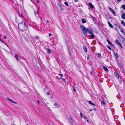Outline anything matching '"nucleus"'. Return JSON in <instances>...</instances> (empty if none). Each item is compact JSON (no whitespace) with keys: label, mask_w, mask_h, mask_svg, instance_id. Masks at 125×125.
Returning <instances> with one entry per match:
<instances>
[{"label":"nucleus","mask_w":125,"mask_h":125,"mask_svg":"<svg viewBox=\"0 0 125 125\" xmlns=\"http://www.w3.org/2000/svg\"><path fill=\"white\" fill-rule=\"evenodd\" d=\"M108 8L109 9V10L111 12L113 10L111 8L109 7H108Z\"/></svg>","instance_id":"27"},{"label":"nucleus","mask_w":125,"mask_h":125,"mask_svg":"<svg viewBox=\"0 0 125 125\" xmlns=\"http://www.w3.org/2000/svg\"><path fill=\"white\" fill-rule=\"evenodd\" d=\"M97 55L98 57L100 58V57H101V54L100 53H98L97 54Z\"/></svg>","instance_id":"28"},{"label":"nucleus","mask_w":125,"mask_h":125,"mask_svg":"<svg viewBox=\"0 0 125 125\" xmlns=\"http://www.w3.org/2000/svg\"><path fill=\"white\" fill-rule=\"evenodd\" d=\"M46 22L47 23H49V21L48 20H47Z\"/></svg>","instance_id":"43"},{"label":"nucleus","mask_w":125,"mask_h":125,"mask_svg":"<svg viewBox=\"0 0 125 125\" xmlns=\"http://www.w3.org/2000/svg\"><path fill=\"white\" fill-rule=\"evenodd\" d=\"M115 43L118 45H119L121 43L118 40H116L115 41Z\"/></svg>","instance_id":"10"},{"label":"nucleus","mask_w":125,"mask_h":125,"mask_svg":"<svg viewBox=\"0 0 125 125\" xmlns=\"http://www.w3.org/2000/svg\"><path fill=\"white\" fill-rule=\"evenodd\" d=\"M52 43H53V42H54V41H52Z\"/></svg>","instance_id":"60"},{"label":"nucleus","mask_w":125,"mask_h":125,"mask_svg":"<svg viewBox=\"0 0 125 125\" xmlns=\"http://www.w3.org/2000/svg\"><path fill=\"white\" fill-rule=\"evenodd\" d=\"M107 42H108V44H109L110 45L111 44V43L110 42V41L109 40H107Z\"/></svg>","instance_id":"32"},{"label":"nucleus","mask_w":125,"mask_h":125,"mask_svg":"<svg viewBox=\"0 0 125 125\" xmlns=\"http://www.w3.org/2000/svg\"><path fill=\"white\" fill-rule=\"evenodd\" d=\"M19 15L20 16H23L21 14H19Z\"/></svg>","instance_id":"44"},{"label":"nucleus","mask_w":125,"mask_h":125,"mask_svg":"<svg viewBox=\"0 0 125 125\" xmlns=\"http://www.w3.org/2000/svg\"><path fill=\"white\" fill-rule=\"evenodd\" d=\"M101 104H103L104 106H105V103L104 100L101 101Z\"/></svg>","instance_id":"12"},{"label":"nucleus","mask_w":125,"mask_h":125,"mask_svg":"<svg viewBox=\"0 0 125 125\" xmlns=\"http://www.w3.org/2000/svg\"><path fill=\"white\" fill-rule=\"evenodd\" d=\"M92 18L93 20L95 22H96V19L93 16L92 17Z\"/></svg>","instance_id":"19"},{"label":"nucleus","mask_w":125,"mask_h":125,"mask_svg":"<svg viewBox=\"0 0 125 125\" xmlns=\"http://www.w3.org/2000/svg\"><path fill=\"white\" fill-rule=\"evenodd\" d=\"M34 13V14H35V15H37V17H39V15L38 14V13H37V11H35Z\"/></svg>","instance_id":"23"},{"label":"nucleus","mask_w":125,"mask_h":125,"mask_svg":"<svg viewBox=\"0 0 125 125\" xmlns=\"http://www.w3.org/2000/svg\"><path fill=\"white\" fill-rule=\"evenodd\" d=\"M47 94L48 95H49L50 94L49 93V92H48L47 93Z\"/></svg>","instance_id":"48"},{"label":"nucleus","mask_w":125,"mask_h":125,"mask_svg":"<svg viewBox=\"0 0 125 125\" xmlns=\"http://www.w3.org/2000/svg\"><path fill=\"white\" fill-rule=\"evenodd\" d=\"M93 110V109H90L89 110V111H92V110Z\"/></svg>","instance_id":"49"},{"label":"nucleus","mask_w":125,"mask_h":125,"mask_svg":"<svg viewBox=\"0 0 125 125\" xmlns=\"http://www.w3.org/2000/svg\"><path fill=\"white\" fill-rule=\"evenodd\" d=\"M89 56H88L87 57V59L88 60H89Z\"/></svg>","instance_id":"47"},{"label":"nucleus","mask_w":125,"mask_h":125,"mask_svg":"<svg viewBox=\"0 0 125 125\" xmlns=\"http://www.w3.org/2000/svg\"><path fill=\"white\" fill-rule=\"evenodd\" d=\"M37 2H38V3H39V0H37Z\"/></svg>","instance_id":"56"},{"label":"nucleus","mask_w":125,"mask_h":125,"mask_svg":"<svg viewBox=\"0 0 125 125\" xmlns=\"http://www.w3.org/2000/svg\"><path fill=\"white\" fill-rule=\"evenodd\" d=\"M75 2H77L78 1V0H74Z\"/></svg>","instance_id":"50"},{"label":"nucleus","mask_w":125,"mask_h":125,"mask_svg":"<svg viewBox=\"0 0 125 125\" xmlns=\"http://www.w3.org/2000/svg\"><path fill=\"white\" fill-rule=\"evenodd\" d=\"M7 99L8 100L10 101V102H12L13 103H15V104H17V103L16 102H14L12 100L9 99V98H7Z\"/></svg>","instance_id":"8"},{"label":"nucleus","mask_w":125,"mask_h":125,"mask_svg":"<svg viewBox=\"0 0 125 125\" xmlns=\"http://www.w3.org/2000/svg\"><path fill=\"white\" fill-rule=\"evenodd\" d=\"M104 69L106 71H108V69L105 66H104L103 67Z\"/></svg>","instance_id":"18"},{"label":"nucleus","mask_w":125,"mask_h":125,"mask_svg":"<svg viewBox=\"0 0 125 125\" xmlns=\"http://www.w3.org/2000/svg\"><path fill=\"white\" fill-rule=\"evenodd\" d=\"M46 50L47 53L48 54H50L52 52V51L50 49H49L47 48L46 49Z\"/></svg>","instance_id":"5"},{"label":"nucleus","mask_w":125,"mask_h":125,"mask_svg":"<svg viewBox=\"0 0 125 125\" xmlns=\"http://www.w3.org/2000/svg\"><path fill=\"white\" fill-rule=\"evenodd\" d=\"M114 75L115 76V77L117 78H119V76L118 74L116 72H115L114 73Z\"/></svg>","instance_id":"6"},{"label":"nucleus","mask_w":125,"mask_h":125,"mask_svg":"<svg viewBox=\"0 0 125 125\" xmlns=\"http://www.w3.org/2000/svg\"><path fill=\"white\" fill-rule=\"evenodd\" d=\"M37 102H38V103L39 104L40 103H39V101L38 100L37 101Z\"/></svg>","instance_id":"51"},{"label":"nucleus","mask_w":125,"mask_h":125,"mask_svg":"<svg viewBox=\"0 0 125 125\" xmlns=\"http://www.w3.org/2000/svg\"><path fill=\"white\" fill-rule=\"evenodd\" d=\"M80 115L81 117H83V116L82 115V113H81V112H80Z\"/></svg>","instance_id":"39"},{"label":"nucleus","mask_w":125,"mask_h":125,"mask_svg":"<svg viewBox=\"0 0 125 125\" xmlns=\"http://www.w3.org/2000/svg\"><path fill=\"white\" fill-rule=\"evenodd\" d=\"M82 23H84L86 22V20L85 19H82Z\"/></svg>","instance_id":"13"},{"label":"nucleus","mask_w":125,"mask_h":125,"mask_svg":"<svg viewBox=\"0 0 125 125\" xmlns=\"http://www.w3.org/2000/svg\"><path fill=\"white\" fill-rule=\"evenodd\" d=\"M24 37V38H25V37Z\"/></svg>","instance_id":"63"},{"label":"nucleus","mask_w":125,"mask_h":125,"mask_svg":"<svg viewBox=\"0 0 125 125\" xmlns=\"http://www.w3.org/2000/svg\"><path fill=\"white\" fill-rule=\"evenodd\" d=\"M87 122H89V120H87Z\"/></svg>","instance_id":"55"},{"label":"nucleus","mask_w":125,"mask_h":125,"mask_svg":"<svg viewBox=\"0 0 125 125\" xmlns=\"http://www.w3.org/2000/svg\"><path fill=\"white\" fill-rule=\"evenodd\" d=\"M80 27L82 30L83 37L84 38H86L87 35L86 32H87V28H86L84 27L82 25H80Z\"/></svg>","instance_id":"2"},{"label":"nucleus","mask_w":125,"mask_h":125,"mask_svg":"<svg viewBox=\"0 0 125 125\" xmlns=\"http://www.w3.org/2000/svg\"><path fill=\"white\" fill-rule=\"evenodd\" d=\"M1 40V39H0V41Z\"/></svg>","instance_id":"64"},{"label":"nucleus","mask_w":125,"mask_h":125,"mask_svg":"<svg viewBox=\"0 0 125 125\" xmlns=\"http://www.w3.org/2000/svg\"><path fill=\"white\" fill-rule=\"evenodd\" d=\"M83 48L85 51L87 52V49L86 47L85 46H84Z\"/></svg>","instance_id":"15"},{"label":"nucleus","mask_w":125,"mask_h":125,"mask_svg":"<svg viewBox=\"0 0 125 125\" xmlns=\"http://www.w3.org/2000/svg\"><path fill=\"white\" fill-rule=\"evenodd\" d=\"M89 6L91 8H93L94 7V6L91 3H89Z\"/></svg>","instance_id":"9"},{"label":"nucleus","mask_w":125,"mask_h":125,"mask_svg":"<svg viewBox=\"0 0 125 125\" xmlns=\"http://www.w3.org/2000/svg\"><path fill=\"white\" fill-rule=\"evenodd\" d=\"M39 37H38V36H37L36 38H35V39H39Z\"/></svg>","instance_id":"41"},{"label":"nucleus","mask_w":125,"mask_h":125,"mask_svg":"<svg viewBox=\"0 0 125 125\" xmlns=\"http://www.w3.org/2000/svg\"><path fill=\"white\" fill-rule=\"evenodd\" d=\"M15 58L16 59V60L18 61H19V58H18V57L17 55L16 54H15Z\"/></svg>","instance_id":"17"},{"label":"nucleus","mask_w":125,"mask_h":125,"mask_svg":"<svg viewBox=\"0 0 125 125\" xmlns=\"http://www.w3.org/2000/svg\"><path fill=\"white\" fill-rule=\"evenodd\" d=\"M18 26L19 29L22 31L26 30L28 27L26 23L23 22L19 23Z\"/></svg>","instance_id":"1"},{"label":"nucleus","mask_w":125,"mask_h":125,"mask_svg":"<svg viewBox=\"0 0 125 125\" xmlns=\"http://www.w3.org/2000/svg\"><path fill=\"white\" fill-rule=\"evenodd\" d=\"M71 120V121L70 122L71 123H72L73 122V121L72 120V118L71 117H70L69 118Z\"/></svg>","instance_id":"35"},{"label":"nucleus","mask_w":125,"mask_h":125,"mask_svg":"<svg viewBox=\"0 0 125 125\" xmlns=\"http://www.w3.org/2000/svg\"><path fill=\"white\" fill-rule=\"evenodd\" d=\"M108 23L109 24V26L110 27L112 28H113V26L111 23H110L109 22H108Z\"/></svg>","instance_id":"14"},{"label":"nucleus","mask_w":125,"mask_h":125,"mask_svg":"<svg viewBox=\"0 0 125 125\" xmlns=\"http://www.w3.org/2000/svg\"><path fill=\"white\" fill-rule=\"evenodd\" d=\"M121 17L123 19H125V14H123L122 15Z\"/></svg>","instance_id":"11"},{"label":"nucleus","mask_w":125,"mask_h":125,"mask_svg":"<svg viewBox=\"0 0 125 125\" xmlns=\"http://www.w3.org/2000/svg\"><path fill=\"white\" fill-rule=\"evenodd\" d=\"M2 43H4V42L3 41H2V42H1Z\"/></svg>","instance_id":"58"},{"label":"nucleus","mask_w":125,"mask_h":125,"mask_svg":"<svg viewBox=\"0 0 125 125\" xmlns=\"http://www.w3.org/2000/svg\"><path fill=\"white\" fill-rule=\"evenodd\" d=\"M60 9L61 10V11H63L64 10V8L63 7H62V6L61 7H60Z\"/></svg>","instance_id":"29"},{"label":"nucleus","mask_w":125,"mask_h":125,"mask_svg":"<svg viewBox=\"0 0 125 125\" xmlns=\"http://www.w3.org/2000/svg\"><path fill=\"white\" fill-rule=\"evenodd\" d=\"M72 89L74 92H76V90L75 89V87L74 86H72Z\"/></svg>","instance_id":"20"},{"label":"nucleus","mask_w":125,"mask_h":125,"mask_svg":"<svg viewBox=\"0 0 125 125\" xmlns=\"http://www.w3.org/2000/svg\"><path fill=\"white\" fill-rule=\"evenodd\" d=\"M121 24L124 26H125V23L123 21H121Z\"/></svg>","instance_id":"22"},{"label":"nucleus","mask_w":125,"mask_h":125,"mask_svg":"<svg viewBox=\"0 0 125 125\" xmlns=\"http://www.w3.org/2000/svg\"><path fill=\"white\" fill-rule=\"evenodd\" d=\"M94 110L95 111H96V109L95 108H94V109H93V110Z\"/></svg>","instance_id":"46"},{"label":"nucleus","mask_w":125,"mask_h":125,"mask_svg":"<svg viewBox=\"0 0 125 125\" xmlns=\"http://www.w3.org/2000/svg\"><path fill=\"white\" fill-rule=\"evenodd\" d=\"M115 55H116V57L117 58H118V55H117V53H115Z\"/></svg>","instance_id":"37"},{"label":"nucleus","mask_w":125,"mask_h":125,"mask_svg":"<svg viewBox=\"0 0 125 125\" xmlns=\"http://www.w3.org/2000/svg\"><path fill=\"white\" fill-rule=\"evenodd\" d=\"M121 32H122V33H123L124 34H125V32H124L123 30H121Z\"/></svg>","instance_id":"33"},{"label":"nucleus","mask_w":125,"mask_h":125,"mask_svg":"<svg viewBox=\"0 0 125 125\" xmlns=\"http://www.w3.org/2000/svg\"><path fill=\"white\" fill-rule=\"evenodd\" d=\"M122 8L125 10V5H123L122 6Z\"/></svg>","instance_id":"24"},{"label":"nucleus","mask_w":125,"mask_h":125,"mask_svg":"<svg viewBox=\"0 0 125 125\" xmlns=\"http://www.w3.org/2000/svg\"><path fill=\"white\" fill-rule=\"evenodd\" d=\"M119 81L120 82V83H121L122 80H121V79H118Z\"/></svg>","instance_id":"36"},{"label":"nucleus","mask_w":125,"mask_h":125,"mask_svg":"<svg viewBox=\"0 0 125 125\" xmlns=\"http://www.w3.org/2000/svg\"><path fill=\"white\" fill-rule=\"evenodd\" d=\"M35 15V16H36V17H37V15Z\"/></svg>","instance_id":"59"},{"label":"nucleus","mask_w":125,"mask_h":125,"mask_svg":"<svg viewBox=\"0 0 125 125\" xmlns=\"http://www.w3.org/2000/svg\"><path fill=\"white\" fill-rule=\"evenodd\" d=\"M0 41L2 42V41L1 40H0Z\"/></svg>","instance_id":"61"},{"label":"nucleus","mask_w":125,"mask_h":125,"mask_svg":"<svg viewBox=\"0 0 125 125\" xmlns=\"http://www.w3.org/2000/svg\"><path fill=\"white\" fill-rule=\"evenodd\" d=\"M118 1H121V0H116Z\"/></svg>","instance_id":"54"},{"label":"nucleus","mask_w":125,"mask_h":125,"mask_svg":"<svg viewBox=\"0 0 125 125\" xmlns=\"http://www.w3.org/2000/svg\"><path fill=\"white\" fill-rule=\"evenodd\" d=\"M57 5L59 7H61L62 6V5L61 4L59 3H58Z\"/></svg>","instance_id":"25"},{"label":"nucleus","mask_w":125,"mask_h":125,"mask_svg":"<svg viewBox=\"0 0 125 125\" xmlns=\"http://www.w3.org/2000/svg\"><path fill=\"white\" fill-rule=\"evenodd\" d=\"M59 75H60L61 77H62V75H63L62 74H59Z\"/></svg>","instance_id":"45"},{"label":"nucleus","mask_w":125,"mask_h":125,"mask_svg":"<svg viewBox=\"0 0 125 125\" xmlns=\"http://www.w3.org/2000/svg\"><path fill=\"white\" fill-rule=\"evenodd\" d=\"M89 103L90 104H92L94 106H95V105L91 101H88Z\"/></svg>","instance_id":"7"},{"label":"nucleus","mask_w":125,"mask_h":125,"mask_svg":"<svg viewBox=\"0 0 125 125\" xmlns=\"http://www.w3.org/2000/svg\"><path fill=\"white\" fill-rule=\"evenodd\" d=\"M111 12H112V13L115 16H116V14L114 10L113 11H112Z\"/></svg>","instance_id":"21"},{"label":"nucleus","mask_w":125,"mask_h":125,"mask_svg":"<svg viewBox=\"0 0 125 125\" xmlns=\"http://www.w3.org/2000/svg\"><path fill=\"white\" fill-rule=\"evenodd\" d=\"M94 35L93 34H92L90 35V37L92 38V39H93L94 37Z\"/></svg>","instance_id":"16"},{"label":"nucleus","mask_w":125,"mask_h":125,"mask_svg":"<svg viewBox=\"0 0 125 125\" xmlns=\"http://www.w3.org/2000/svg\"><path fill=\"white\" fill-rule=\"evenodd\" d=\"M99 81H100V82H102V81H100V79H99Z\"/></svg>","instance_id":"57"},{"label":"nucleus","mask_w":125,"mask_h":125,"mask_svg":"<svg viewBox=\"0 0 125 125\" xmlns=\"http://www.w3.org/2000/svg\"><path fill=\"white\" fill-rule=\"evenodd\" d=\"M3 38L5 39H6V37L5 36V35H4V36H3Z\"/></svg>","instance_id":"42"},{"label":"nucleus","mask_w":125,"mask_h":125,"mask_svg":"<svg viewBox=\"0 0 125 125\" xmlns=\"http://www.w3.org/2000/svg\"><path fill=\"white\" fill-rule=\"evenodd\" d=\"M62 79V80L63 81H64L65 83H66V80L65 79Z\"/></svg>","instance_id":"31"},{"label":"nucleus","mask_w":125,"mask_h":125,"mask_svg":"<svg viewBox=\"0 0 125 125\" xmlns=\"http://www.w3.org/2000/svg\"><path fill=\"white\" fill-rule=\"evenodd\" d=\"M110 45H111L112 46L114 47V46L111 43V44H110Z\"/></svg>","instance_id":"52"},{"label":"nucleus","mask_w":125,"mask_h":125,"mask_svg":"<svg viewBox=\"0 0 125 125\" xmlns=\"http://www.w3.org/2000/svg\"><path fill=\"white\" fill-rule=\"evenodd\" d=\"M82 117H83V118L85 119H87V117L85 116H83Z\"/></svg>","instance_id":"40"},{"label":"nucleus","mask_w":125,"mask_h":125,"mask_svg":"<svg viewBox=\"0 0 125 125\" xmlns=\"http://www.w3.org/2000/svg\"><path fill=\"white\" fill-rule=\"evenodd\" d=\"M54 108H58L60 106V105L59 104H58L57 103V102H56L55 103H54Z\"/></svg>","instance_id":"4"},{"label":"nucleus","mask_w":125,"mask_h":125,"mask_svg":"<svg viewBox=\"0 0 125 125\" xmlns=\"http://www.w3.org/2000/svg\"><path fill=\"white\" fill-rule=\"evenodd\" d=\"M87 32H89L90 34H92L93 33V32L92 30L89 28H87Z\"/></svg>","instance_id":"3"},{"label":"nucleus","mask_w":125,"mask_h":125,"mask_svg":"<svg viewBox=\"0 0 125 125\" xmlns=\"http://www.w3.org/2000/svg\"><path fill=\"white\" fill-rule=\"evenodd\" d=\"M107 48H108L110 50H111V49L110 48V46H107Z\"/></svg>","instance_id":"34"},{"label":"nucleus","mask_w":125,"mask_h":125,"mask_svg":"<svg viewBox=\"0 0 125 125\" xmlns=\"http://www.w3.org/2000/svg\"><path fill=\"white\" fill-rule=\"evenodd\" d=\"M108 8L109 9V10L111 12L113 10L111 8L109 7H108Z\"/></svg>","instance_id":"26"},{"label":"nucleus","mask_w":125,"mask_h":125,"mask_svg":"<svg viewBox=\"0 0 125 125\" xmlns=\"http://www.w3.org/2000/svg\"><path fill=\"white\" fill-rule=\"evenodd\" d=\"M119 45L120 46V47H121V48H123V46H122V45L121 44V43Z\"/></svg>","instance_id":"38"},{"label":"nucleus","mask_w":125,"mask_h":125,"mask_svg":"<svg viewBox=\"0 0 125 125\" xmlns=\"http://www.w3.org/2000/svg\"><path fill=\"white\" fill-rule=\"evenodd\" d=\"M26 125H29L28 124H27Z\"/></svg>","instance_id":"62"},{"label":"nucleus","mask_w":125,"mask_h":125,"mask_svg":"<svg viewBox=\"0 0 125 125\" xmlns=\"http://www.w3.org/2000/svg\"><path fill=\"white\" fill-rule=\"evenodd\" d=\"M51 33H50L49 34V36L50 37L51 36Z\"/></svg>","instance_id":"53"},{"label":"nucleus","mask_w":125,"mask_h":125,"mask_svg":"<svg viewBox=\"0 0 125 125\" xmlns=\"http://www.w3.org/2000/svg\"><path fill=\"white\" fill-rule=\"evenodd\" d=\"M66 6H68V4L67 2H64Z\"/></svg>","instance_id":"30"}]
</instances>
